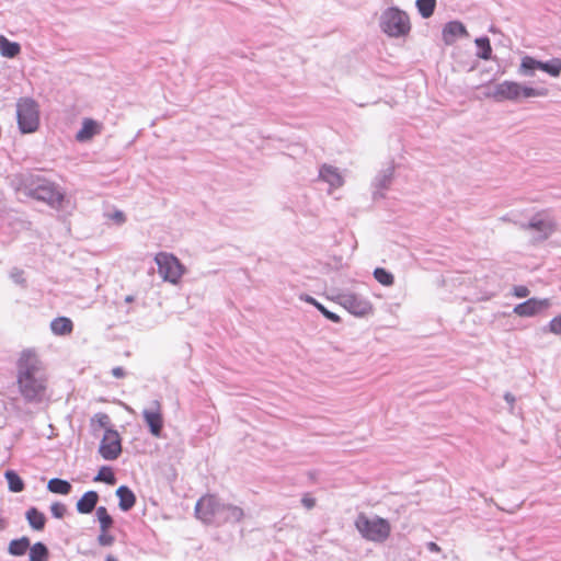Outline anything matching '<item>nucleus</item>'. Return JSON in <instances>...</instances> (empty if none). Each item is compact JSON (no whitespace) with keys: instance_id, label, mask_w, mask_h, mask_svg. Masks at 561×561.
Returning <instances> with one entry per match:
<instances>
[{"instance_id":"obj_8","label":"nucleus","mask_w":561,"mask_h":561,"mask_svg":"<svg viewBox=\"0 0 561 561\" xmlns=\"http://www.w3.org/2000/svg\"><path fill=\"white\" fill-rule=\"evenodd\" d=\"M28 195L56 209L61 208L65 198V192L57 184L47 180H39L35 186L30 187Z\"/></svg>"},{"instance_id":"obj_1","label":"nucleus","mask_w":561,"mask_h":561,"mask_svg":"<svg viewBox=\"0 0 561 561\" xmlns=\"http://www.w3.org/2000/svg\"><path fill=\"white\" fill-rule=\"evenodd\" d=\"M16 381L19 391L28 403H37L46 397V378L37 355L30 350L23 351L18 364Z\"/></svg>"},{"instance_id":"obj_28","label":"nucleus","mask_w":561,"mask_h":561,"mask_svg":"<svg viewBox=\"0 0 561 561\" xmlns=\"http://www.w3.org/2000/svg\"><path fill=\"white\" fill-rule=\"evenodd\" d=\"M477 47L479 48V51L477 53V56L483 60L491 59L492 55V47L490 44V39L486 36L478 37L474 41Z\"/></svg>"},{"instance_id":"obj_16","label":"nucleus","mask_w":561,"mask_h":561,"mask_svg":"<svg viewBox=\"0 0 561 561\" xmlns=\"http://www.w3.org/2000/svg\"><path fill=\"white\" fill-rule=\"evenodd\" d=\"M102 124L93 118H83L82 126L76 134V140L78 142L90 141L94 136L101 134Z\"/></svg>"},{"instance_id":"obj_24","label":"nucleus","mask_w":561,"mask_h":561,"mask_svg":"<svg viewBox=\"0 0 561 561\" xmlns=\"http://www.w3.org/2000/svg\"><path fill=\"white\" fill-rule=\"evenodd\" d=\"M21 50L18 43L9 41L3 35H0V53L3 57L14 58Z\"/></svg>"},{"instance_id":"obj_31","label":"nucleus","mask_w":561,"mask_h":561,"mask_svg":"<svg viewBox=\"0 0 561 561\" xmlns=\"http://www.w3.org/2000/svg\"><path fill=\"white\" fill-rule=\"evenodd\" d=\"M96 517L100 523V529L101 530H108L113 525V518L108 514L106 507L99 506L96 508Z\"/></svg>"},{"instance_id":"obj_48","label":"nucleus","mask_w":561,"mask_h":561,"mask_svg":"<svg viewBox=\"0 0 561 561\" xmlns=\"http://www.w3.org/2000/svg\"><path fill=\"white\" fill-rule=\"evenodd\" d=\"M125 301L128 302V304L133 302L134 301V297L133 296H126L125 297Z\"/></svg>"},{"instance_id":"obj_5","label":"nucleus","mask_w":561,"mask_h":561,"mask_svg":"<svg viewBox=\"0 0 561 561\" xmlns=\"http://www.w3.org/2000/svg\"><path fill=\"white\" fill-rule=\"evenodd\" d=\"M16 121L22 134L35 133L39 127V105L28 96L16 101Z\"/></svg>"},{"instance_id":"obj_34","label":"nucleus","mask_w":561,"mask_h":561,"mask_svg":"<svg viewBox=\"0 0 561 561\" xmlns=\"http://www.w3.org/2000/svg\"><path fill=\"white\" fill-rule=\"evenodd\" d=\"M91 421L93 426L96 424L99 427L104 428L105 432L107 430H113L111 426V419L106 413H96Z\"/></svg>"},{"instance_id":"obj_45","label":"nucleus","mask_w":561,"mask_h":561,"mask_svg":"<svg viewBox=\"0 0 561 561\" xmlns=\"http://www.w3.org/2000/svg\"><path fill=\"white\" fill-rule=\"evenodd\" d=\"M427 549L431 551V552H438L440 550V548L438 547L437 543L431 541L427 543Z\"/></svg>"},{"instance_id":"obj_15","label":"nucleus","mask_w":561,"mask_h":561,"mask_svg":"<svg viewBox=\"0 0 561 561\" xmlns=\"http://www.w3.org/2000/svg\"><path fill=\"white\" fill-rule=\"evenodd\" d=\"M319 179L329 184L330 192L344 184V178L340 170L336 167L327 163L319 168Z\"/></svg>"},{"instance_id":"obj_10","label":"nucleus","mask_w":561,"mask_h":561,"mask_svg":"<svg viewBox=\"0 0 561 561\" xmlns=\"http://www.w3.org/2000/svg\"><path fill=\"white\" fill-rule=\"evenodd\" d=\"M335 300L350 313L356 317H365L373 312L371 302L367 298L352 291L339 293L335 296Z\"/></svg>"},{"instance_id":"obj_17","label":"nucleus","mask_w":561,"mask_h":561,"mask_svg":"<svg viewBox=\"0 0 561 561\" xmlns=\"http://www.w3.org/2000/svg\"><path fill=\"white\" fill-rule=\"evenodd\" d=\"M467 35L465 25L459 21H451L443 28V38L446 44H453L457 37Z\"/></svg>"},{"instance_id":"obj_39","label":"nucleus","mask_w":561,"mask_h":561,"mask_svg":"<svg viewBox=\"0 0 561 561\" xmlns=\"http://www.w3.org/2000/svg\"><path fill=\"white\" fill-rule=\"evenodd\" d=\"M317 309L329 320L332 322L339 323L341 322V318L334 313L328 310L322 304H317Z\"/></svg>"},{"instance_id":"obj_18","label":"nucleus","mask_w":561,"mask_h":561,"mask_svg":"<svg viewBox=\"0 0 561 561\" xmlns=\"http://www.w3.org/2000/svg\"><path fill=\"white\" fill-rule=\"evenodd\" d=\"M116 496L119 500L118 506L123 512H128L136 504V496L127 485L118 486Z\"/></svg>"},{"instance_id":"obj_44","label":"nucleus","mask_w":561,"mask_h":561,"mask_svg":"<svg viewBox=\"0 0 561 561\" xmlns=\"http://www.w3.org/2000/svg\"><path fill=\"white\" fill-rule=\"evenodd\" d=\"M504 400L511 405V410H513L515 397L511 392H506L504 394Z\"/></svg>"},{"instance_id":"obj_13","label":"nucleus","mask_w":561,"mask_h":561,"mask_svg":"<svg viewBox=\"0 0 561 561\" xmlns=\"http://www.w3.org/2000/svg\"><path fill=\"white\" fill-rule=\"evenodd\" d=\"M548 298H529L528 300L518 304L514 307L513 312L519 317H535L550 307Z\"/></svg>"},{"instance_id":"obj_11","label":"nucleus","mask_w":561,"mask_h":561,"mask_svg":"<svg viewBox=\"0 0 561 561\" xmlns=\"http://www.w3.org/2000/svg\"><path fill=\"white\" fill-rule=\"evenodd\" d=\"M142 417L150 434L156 438L162 437L164 421L161 403L158 400H153L149 408L142 410Z\"/></svg>"},{"instance_id":"obj_32","label":"nucleus","mask_w":561,"mask_h":561,"mask_svg":"<svg viewBox=\"0 0 561 561\" xmlns=\"http://www.w3.org/2000/svg\"><path fill=\"white\" fill-rule=\"evenodd\" d=\"M375 279L383 286H391L394 283L392 273L382 267H377L374 271Z\"/></svg>"},{"instance_id":"obj_46","label":"nucleus","mask_w":561,"mask_h":561,"mask_svg":"<svg viewBox=\"0 0 561 561\" xmlns=\"http://www.w3.org/2000/svg\"><path fill=\"white\" fill-rule=\"evenodd\" d=\"M304 300L317 308V304H319L313 297L306 295Z\"/></svg>"},{"instance_id":"obj_9","label":"nucleus","mask_w":561,"mask_h":561,"mask_svg":"<svg viewBox=\"0 0 561 561\" xmlns=\"http://www.w3.org/2000/svg\"><path fill=\"white\" fill-rule=\"evenodd\" d=\"M154 261L158 265V273L164 282L176 285L185 272V267L176 256L170 253L160 252Z\"/></svg>"},{"instance_id":"obj_43","label":"nucleus","mask_w":561,"mask_h":561,"mask_svg":"<svg viewBox=\"0 0 561 561\" xmlns=\"http://www.w3.org/2000/svg\"><path fill=\"white\" fill-rule=\"evenodd\" d=\"M112 375L115 377V378H123L125 376V370L123 367L121 366H117V367H114L112 369Z\"/></svg>"},{"instance_id":"obj_3","label":"nucleus","mask_w":561,"mask_h":561,"mask_svg":"<svg viewBox=\"0 0 561 561\" xmlns=\"http://www.w3.org/2000/svg\"><path fill=\"white\" fill-rule=\"evenodd\" d=\"M547 93L548 91L545 88L535 89L523 85L515 81L505 80L501 83L495 84L493 89L486 93V96L493 99L496 102H515L522 98L528 99L535 96H546Z\"/></svg>"},{"instance_id":"obj_19","label":"nucleus","mask_w":561,"mask_h":561,"mask_svg":"<svg viewBox=\"0 0 561 561\" xmlns=\"http://www.w3.org/2000/svg\"><path fill=\"white\" fill-rule=\"evenodd\" d=\"M99 494L95 491H87L77 502V511L80 514H90L95 508Z\"/></svg>"},{"instance_id":"obj_40","label":"nucleus","mask_w":561,"mask_h":561,"mask_svg":"<svg viewBox=\"0 0 561 561\" xmlns=\"http://www.w3.org/2000/svg\"><path fill=\"white\" fill-rule=\"evenodd\" d=\"M513 294L517 298H525L529 295V289L526 286L519 285L513 288Z\"/></svg>"},{"instance_id":"obj_47","label":"nucleus","mask_w":561,"mask_h":561,"mask_svg":"<svg viewBox=\"0 0 561 561\" xmlns=\"http://www.w3.org/2000/svg\"><path fill=\"white\" fill-rule=\"evenodd\" d=\"M105 561H118L114 556L112 554H108L106 558H105Z\"/></svg>"},{"instance_id":"obj_26","label":"nucleus","mask_w":561,"mask_h":561,"mask_svg":"<svg viewBox=\"0 0 561 561\" xmlns=\"http://www.w3.org/2000/svg\"><path fill=\"white\" fill-rule=\"evenodd\" d=\"M539 70L547 72L551 77L558 78L561 75V59L552 58L548 61L539 60Z\"/></svg>"},{"instance_id":"obj_23","label":"nucleus","mask_w":561,"mask_h":561,"mask_svg":"<svg viewBox=\"0 0 561 561\" xmlns=\"http://www.w3.org/2000/svg\"><path fill=\"white\" fill-rule=\"evenodd\" d=\"M31 545V541L27 537H21L19 539H13L10 541L8 547V552L11 556L21 557L26 553Z\"/></svg>"},{"instance_id":"obj_27","label":"nucleus","mask_w":561,"mask_h":561,"mask_svg":"<svg viewBox=\"0 0 561 561\" xmlns=\"http://www.w3.org/2000/svg\"><path fill=\"white\" fill-rule=\"evenodd\" d=\"M4 478L8 481V486L11 492L19 493L24 490V482L15 471H5Z\"/></svg>"},{"instance_id":"obj_36","label":"nucleus","mask_w":561,"mask_h":561,"mask_svg":"<svg viewBox=\"0 0 561 561\" xmlns=\"http://www.w3.org/2000/svg\"><path fill=\"white\" fill-rule=\"evenodd\" d=\"M50 513L55 518H62L67 513V507L60 502H55L50 505Z\"/></svg>"},{"instance_id":"obj_21","label":"nucleus","mask_w":561,"mask_h":561,"mask_svg":"<svg viewBox=\"0 0 561 561\" xmlns=\"http://www.w3.org/2000/svg\"><path fill=\"white\" fill-rule=\"evenodd\" d=\"M25 518L34 530H43L46 524V516L36 507H31L25 513Z\"/></svg>"},{"instance_id":"obj_37","label":"nucleus","mask_w":561,"mask_h":561,"mask_svg":"<svg viewBox=\"0 0 561 561\" xmlns=\"http://www.w3.org/2000/svg\"><path fill=\"white\" fill-rule=\"evenodd\" d=\"M114 536L110 535L107 530H101L100 535L98 536V542L100 546L108 547L114 543Z\"/></svg>"},{"instance_id":"obj_12","label":"nucleus","mask_w":561,"mask_h":561,"mask_svg":"<svg viewBox=\"0 0 561 561\" xmlns=\"http://www.w3.org/2000/svg\"><path fill=\"white\" fill-rule=\"evenodd\" d=\"M99 453L105 460H115L122 453L121 437L117 431L107 430L100 444Z\"/></svg>"},{"instance_id":"obj_2","label":"nucleus","mask_w":561,"mask_h":561,"mask_svg":"<svg viewBox=\"0 0 561 561\" xmlns=\"http://www.w3.org/2000/svg\"><path fill=\"white\" fill-rule=\"evenodd\" d=\"M195 515L205 524L222 525L237 523L243 517V510L239 506L225 503L216 495L202 496L195 505Z\"/></svg>"},{"instance_id":"obj_7","label":"nucleus","mask_w":561,"mask_h":561,"mask_svg":"<svg viewBox=\"0 0 561 561\" xmlns=\"http://www.w3.org/2000/svg\"><path fill=\"white\" fill-rule=\"evenodd\" d=\"M380 27L390 37L404 36L411 30L409 15L396 7L388 8L381 13Z\"/></svg>"},{"instance_id":"obj_25","label":"nucleus","mask_w":561,"mask_h":561,"mask_svg":"<svg viewBox=\"0 0 561 561\" xmlns=\"http://www.w3.org/2000/svg\"><path fill=\"white\" fill-rule=\"evenodd\" d=\"M30 561H47L49 558V551L45 543L36 542L32 547L30 546Z\"/></svg>"},{"instance_id":"obj_42","label":"nucleus","mask_w":561,"mask_h":561,"mask_svg":"<svg viewBox=\"0 0 561 561\" xmlns=\"http://www.w3.org/2000/svg\"><path fill=\"white\" fill-rule=\"evenodd\" d=\"M301 503L302 505L308 508V510H311L316 505V500L309 495H305L302 499H301Z\"/></svg>"},{"instance_id":"obj_6","label":"nucleus","mask_w":561,"mask_h":561,"mask_svg":"<svg viewBox=\"0 0 561 561\" xmlns=\"http://www.w3.org/2000/svg\"><path fill=\"white\" fill-rule=\"evenodd\" d=\"M524 231H534L535 242H542L557 230V220L548 210L536 213L527 222H516Z\"/></svg>"},{"instance_id":"obj_14","label":"nucleus","mask_w":561,"mask_h":561,"mask_svg":"<svg viewBox=\"0 0 561 561\" xmlns=\"http://www.w3.org/2000/svg\"><path fill=\"white\" fill-rule=\"evenodd\" d=\"M394 174V165L390 163L385 169L378 172L374 180L375 191L373 193L374 198H382L385 196L383 191L388 190L391 185Z\"/></svg>"},{"instance_id":"obj_33","label":"nucleus","mask_w":561,"mask_h":561,"mask_svg":"<svg viewBox=\"0 0 561 561\" xmlns=\"http://www.w3.org/2000/svg\"><path fill=\"white\" fill-rule=\"evenodd\" d=\"M94 481L105 482L107 484H114L116 478L113 470L110 467H102L94 478Z\"/></svg>"},{"instance_id":"obj_35","label":"nucleus","mask_w":561,"mask_h":561,"mask_svg":"<svg viewBox=\"0 0 561 561\" xmlns=\"http://www.w3.org/2000/svg\"><path fill=\"white\" fill-rule=\"evenodd\" d=\"M10 278L12 282L21 287H26V279L24 277V271L18 267H13L10 271Z\"/></svg>"},{"instance_id":"obj_22","label":"nucleus","mask_w":561,"mask_h":561,"mask_svg":"<svg viewBox=\"0 0 561 561\" xmlns=\"http://www.w3.org/2000/svg\"><path fill=\"white\" fill-rule=\"evenodd\" d=\"M47 490L55 494L68 495L72 490V485L67 480L53 478L47 483Z\"/></svg>"},{"instance_id":"obj_41","label":"nucleus","mask_w":561,"mask_h":561,"mask_svg":"<svg viewBox=\"0 0 561 561\" xmlns=\"http://www.w3.org/2000/svg\"><path fill=\"white\" fill-rule=\"evenodd\" d=\"M110 217L112 220H114L118 225H122L126 221V216L121 210H115Z\"/></svg>"},{"instance_id":"obj_29","label":"nucleus","mask_w":561,"mask_h":561,"mask_svg":"<svg viewBox=\"0 0 561 561\" xmlns=\"http://www.w3.org/2000/svg\"><path fill=\"white\" fill-rule=\"evenodd\" d=\"M436 0H416L415 7L423 19H428L434 14Z\"/></svg>"},{"instance_id":"obj_30","label":"nucleus","mask_w":561,"mask_h":561,"mask_svg":"<svg viewBox=\"0 0 561 561\" xmlns=\"http://www.w3.org/2000/svg\"><path fill=\"white\" fill-rule=\"evenodd\" d=\"M536 70H539V60L530 56H525L522 59L519 72L523 76H533Z\"/></svg>"},{"instance_id":"obj_4","label":"nucleus","mask_w":561,"mask_h":561,"mask_svg":"<svg viewBox=\"0 0 561 561\" xmlns=\"http://www.w3.org/2000/svg\"><path fill=\"white\" fill-rule=\"evenodd\" d=\"M355 527L363 538L374 542H383L391 531V526L387 519L379 516L370 518L363 513L356 517Z\"/></svg>"},{"instance_id":"obj_38","label":"nucleus","mask_w":561,"mask_h":561,"mask_svg":"<svg viewBox=\"0 0 561 561\" xmlns=\"http://www.w3.org/2000/svg\"><path fill=\"white\" fill-rule=\"evenodd\" d=\"M548 331L556 335H561V314L551 319L548 324Z\"/></svg>"},{"instance_id":"obj_20","label":"nucleus","mask_w":561,"mask_h":561,"mask_svg":"<svg viewBox=\"0 0 561 561\" xmlns=\"http://www.w3.org/2000/svg\"><path fill=\"white\" fill-rule=\"evenodd\" d=\"M50 330L55 335H68L73 330V323L67 317H58L50 322Z\"/></svg>"}]
</instances>
